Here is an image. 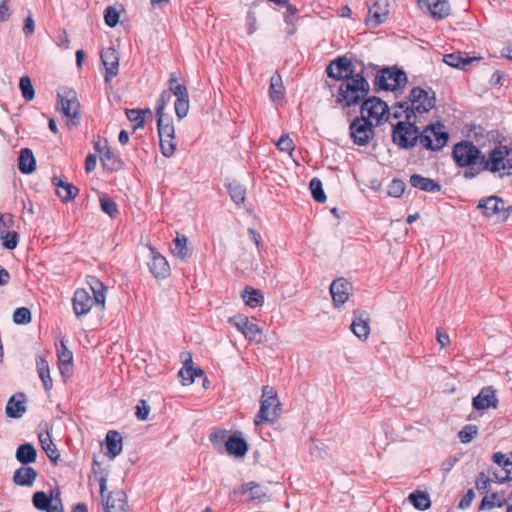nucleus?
I'll return each mask as SVG.
<instances>
[{
    "label": "nucleus",
    "instance_id": "60",
    "mask_svg": "<svg viewBox=\"0 0 512 512\" xmlns=\"http://www.w3.org/2000/svg\"><path fill=\"white\" fill-rule=\"evenodd\" d=\"M277 148L282 152L292 153L295 149V145L292 139L288 135H282L276 142Z\"/></svg>",
    "mask_w": 512,
    "mask_h": 512
},
{
    "label": "nucleus",
    "instance_id": "48",
    "mask_svg": "<svg viewBox=\"0 0 512 512\" xmlns=\"http://www.w3.org/2000/svg\"><path fill=\"white\" fill-rule=\"evenodd\" d=\"M19 88L21 90L22 97L26 101H31L34 99V97H35L34 87L32 85L31 79L28 76H23L20 78Z\"/></svg>",
    "mask_w": 512,
    "mask_h": 512
},
{
    "label": "nucleus",
    "instance_id": "59",
    "mask_svg": "<svg viewBox=\"0 0 512 512\" xmlns=\"http://www.w3.org/2000/svg\"><path fill=\"white\" fill-rule=\"evenodd\" d=\"M104 19L106 25L109 27H115L119 22V13L114 7L109 6L105 9Z\"/></svg>",
    "mask_w": 512,
    "mask_h": 512
},
{
    "label": "nucleus",
    "instance_id": "27",
    "mask_svg": "<svg viewBox=\"0 0 512 512\" xmlns=\"http://www.w3.org/2000/svg\"><path fill=\"white\" fill-rule=\"evenodd\" d=\"M226 451L235 457H243L248 451L247 442L236 435H232L225 441Z\"/></svg>",
    "mask_w": 512,
    "mask_h": 512
},
{
    "label": "nucleus",
    "instance_id": "9",
    "mask_svg": "<svg viewBox=\"0 0 512 512\" xmlns=\"http://www.w3.org/2000/svg\"><path fill=\"white\" fill-rule=\"evenodd\" d=\"M353 143L358 146H366L374 137V126L365 115L356 117L349 126Z\"/></svg>",
    "mask_w": 512,
    "mask_h": 512
},
{
    "label": "nucleus",
    "instance_id": "8",
    "mask_svg": "<svg viewBox=\"0 0 512 512\" xmlns=\"http://www.w3.org/2000/svg\"><path fill=\"white\" fill-rule=\"evenodd\" d=\"M477 208L486 217H496V221L505 222L512 213V206L498 196H489L479 200Z\"/></svg>",
    "mask_w": 512,
    "mask_h": 512
},
{
    "label": "nucleus",
    "instance_id": "15",
    "mask_svg": "<svg viewBox=\"0 0 512 512\" xmlns=\"http://www.w3.org/2000/svg\"><path fill=\"white\" fill-rule=\"evenodd\" d=\"M94 305L96 306V301L86 289H76L72 298V307L78 318L87 315Z\"/></svg>",
    "mask_w": 512,
    "mask_h": 512
},
{
    "label": "nucleus",
    "instance_id": "22",
    "mask_svg": "<svg viewBox=\"0 0 512 512\" xmlns=\"http://www.w3.org/2000/svg\"><path fill=\"white\" fill-rule=\"evenodd\" d=\"M52 183L56 187V193L64 203L72 201L79 193V189L71 183L64 182L58 177L52 178Z\"/></svg>",
    "mask_w": 512,
    "mask_h": 512
},
{
    "label": "nucleus",
    "instance_id": "51",
    "mask_svg": "<svg viewBox=\"0 0 512 512\" xmlns=\"http://www.w3.org/2000/svg\"><path fill=\"white\" fill-rule=\"evenodd\" d=\"M31 312L26 307H19L13 313V321L16 324L25 325L31 322Z\"/></svg>",
    "mask_w": 512,
    "mask_h": 512
},
{
    "label": "nucleus",
    "instance_id": "3",
    "mask_svg": "<svg viewBox=\"0 0 512 512\" xmlns=\"http://www.w3.org/2000/svg\"><path fill=\"white\" fill-rule=\"evenodd\" d=\"M435 105L436 95L431 87H427V89L414 87L409 93L408 101H399L395 104V107L402 110L406 119H415L416 113H427Z\"/></svg>",
    "mask_w": 512,
    "mask_h": 512
},
{
    "label": "nucleus",
    "instance_id": "32",
    "mask_svg": "<svg viewBox=\"0 0 512 512\" xmlns=\"http://www.w3.org/2000/svg\"><path fill=\"white\" fill-rule=\"evenodd\" d=\"M350 328L354 335L360 340H366L370 334V327L367 319H364L362 314L358 316L356 312H354V319Z\"/></svg>",
    "mask_w": 512,
    "mask_h": 512
},
{
    "label": "nucleus",
    "instance_id": "20",
    "mask_svg": "<svg viewBox=\"0 0 512 512\" xmlns=\"http://www.w3.org/2000/svg\"><path fill=\"white\" fill-rule=\"evenodd\" d=\"M105 512H129L127 497L123 490L109 493L104 504Z\"/></svg>",
    "mask_w": 512,
    "mask_h": 512
},
{
    "label": "nucleus",
    "instance_id": "64",
    "mask_svg": "<svg viewBox=\"0 0 512 512\" xmlns=\"http://www.w3.org/2000/svg\"><path fill=\"white\" fill-rule=\"evenodd\" d=\"M226 436H227L226 430H218L210 435V441L212 442V444L214 446H221L222 443H225V441L227 440Z\"/></svg>",
    "mask_w": 512,
    "mask_h": 512
},
{
    "label": "nucleus",
    "instance_id": "17",
    "mask_svg": "<svg viewBox=\"0 0 512 512\" xmlns=\"http://www.w3.org/2000/svg\"><path fill=\"white\" fill-rule=\"evenodd\" d=\"M228 322L235 326L249 341L256 340V336L262 333V329L257 324L250 322L243 315L230 317Z\"/></svg>",
    "mask_w": 512,
    "mask_h": 512
},
{
    "label": "nucleus",
    "instance_id": "31",
    "mask_svg": "<svg viewBox=\"0 0 512 512\" xmlns=\"http://www.w3.org/2000/svg\"><path fill=\"white\" fill-rule=\"evenodd\" d=\"M15 457L22 465H28L36 461L37 451L31 443H24L17 448Z\"/></svg>",
    "mask_w": 512,
    "mask_h": 512
},
{
    "label": "nucleus",
    "instance_id": "37",
    "mask_svg": "<svg viewBox=\"0 0 512 512\" xmlns=\"http://www.w3.org/2000/svg\"><path fill=\"white\" fill-rule=\"evenodd\" d=\"M188 239L184 235H177L173 240V246L171 247L172 254L180 260H186L190 255V250L187 246Z\"/></svg>",
    "mask_w": 512,
    "mask_h": 512
},
{
    "label": "nucleus",
    "instance_id": "52",
    "mask_svg": "<svg viewBox=\"0 0 512 512\" xmlns=\"http://www.w3.org/2000/svg\"><path fill=\"white\" fill-rule=\"evenodd\" d=\"M297 12H298V10L296 9L295 6L289 5V4L287 5V10L284 15V20L290 26L287 31V33L289 35L294 34V32L296 30L295 22H296Z\"/></svg>",
    "mask_w": 512,
    "mask_h": 512
},
{
    "label": "nucleus",
    "instance_id": "39",
    "mask_svg": "<svg viewBox=\"0 0 512 512\" xmlns=\"http://www.w3.org/2000/svg\"><path fill=\"white\" fill-rule=\"evenodd\" d=\"M53 496H48L44 491H37L33 494L32 503L39 511H48L54 504Z\"/></svg>",
    "mask_w": 512,
    "mask_h": 512
},
{
    "label": "nucleus",
    "instance_id": "43",
    "mask_svg": "<svg viewBox=\"0 0 512 512\" xmlns=\"http://www.w3.org/2000/svg\"><path fill=\"white\" fill-rule=\"evenodd\" d=\"M92 472H93L96 480L99 482L101 496L104 497V492L106 490V484H107V478H108V472L102 467L101 463L99 461H97L96 458H94L93 462H92Z\"/></svg>",
    "mask_w": 512,
    "mask_h": 512
},
{
    "label": "nucleus",
    "instance_id": "5",
    "mask_svg": "<svg viewBox=\"0 0 512 512\" xmlns=\"http://www.w3.org/2000/svg\"><path fill=\"white\" fill-rule=\"evenodd\" d=\"M482 171L486 170L499 178L512 174V148L507 145H496L480 162Z\"/></svg>",
    "mask_w": 512,
    "mask_h": 512
},
{
    "label": "nucleus",
    "instance_id": "38",
    "mask_svg": "<svg viewBox=\"0 0 512 512\" xmlns=\"http://www.w3.org/2000/svg\"><path fill=\"white\" fill-rule=\"evenodd\" d=\"M269 97L273 102L279 101L284 97V87L281 76L275 73L270 78Z\"/></svg>",
    "mask_w": 512,
    "mask_h": 512
},
{
    "label": "nucleus",
    "instance_id": "57",
    "mask_svg": "<svg viewBox=\"0 0 512 512\" xmlns=\"http://www.w3.org/2000/svg\"><path fill=\"white\" fill-rule=\"evenodd\" d=\"M405 183L403 180L395 178L388 186V195L392 197H400L405 191Z\"/></svg>",
    "mask_w": 512,
    "mask_h": 512
},
{
    "label": "nucleus",
    "instance_id": "47",
    "mask_svg": "<svg viewBox=\"0 0 512 512\" xmlns=\"http://www.w3.org/2000/svg\"><path fill=\"white\" fill-rule=\"evenodd\" d=\"M311 194L316 202L323 203L326 201V195L322 187V182L318 178H312L309 184Z\"/></svg>",
    "mask_w": 512,
    "mask_h": 512
},
{
    "label": "nucleus",
    "instance_id": "16",
    "mask_svg": "<svg viewBox=\"0 0 512 512\" xmlns=\"http://www.w3.org/2000/svg\"><path fill=\"white\" fill-rule=\"evenodd\" d=\"M150 261L148 268L156 279H166L170 275V266L166 258L154 247L150 246Z\"/></svg>",
    "mask_w": 512,
    "mask_h": 512
},
{
    "label": "nucleus",
    "instance_id": "13",
    "mask_svg": "<svg viewBox=\"0 0 512 512\" xmlns=\"http://www.w3.org/2000/svg\"><path fill=\"white\" fill-rule=\"evenodd\" d=\"M368 15L366 18V25L371 28H376L382 24L388 16V4L378 0H368Z\"/></svg>",
    "mask_w": 512,
    "mask_h": 512
},
{
    "label": "nucleus",
    "instance_id": "56",
    "mask_svg": "<svg viewBox=\"0 0 512 512\" xmlns=\"http://www.w3.org/2000/svg\"><path fill=\"white\" fill-rule=\"evenodd\" d=\"M478 429L475 425H466L459 431L458 437L462 443H469L477 435Z\"/></svg>",
    "mask_w": 512,
    "mask_h": 512
},
{
    "label": "nucleus",
    "instance_id": "35",
    "mask_svg": "<svg viewBox=\"0 0 512 512\" xmlns=\"http://www.w3.org/2000/svg\"><path fill=\"white\" fill-rule=\"evenodd\" d=\"M36 367L39 374V377L43 383L44 389L46 391H50L53 386V381L50 376V369L48 362L44 357L38 356L36 358Z\"/></svg>",
    "mask_w": 512,
    "mask_h": 512
},
{
    "label": "nucleus",
    "instance_id": "45",
    "mask_svg": "<svg viewBox=\"0 0 512 512\" xmlns=\"http://www.w3.org/2000/svg\"><path fill=\"white\" fill-rule=\"evenodd\" d=\"M192 357L188 353L185 358H183V368L179 371V376L182 379L183 385H190L194 382L195 378L193 376V366H192Z\"/></svg>",
    "mask_w": 512,
    "mask_h": 512
},
{
    "label": "nucleus",
    "instance_id": "1",
    "mask_svg": "<svg viewBox=\"0 0 512 512\" xmlns=\"http://www.w3.org/2000/svg\"><path fill=\"white\" fill-rule=\"evenodd\" d=\"M448 140L449 133L441 122L429 124L420 130L415 119H406L396 123L392 130L393 143L404 150L411 149L419 143L427 150L440 151Z\"/></svg>",
    "mask_w": 512,
    "mask_h": 512
},
{
    "label": "nucleus",
    "instance_id": "24",
    "mask_svg": "<svg viewBox=\"0 0 512 512\" xmlns=\"http://www.w3.org/2000/svg\"><path fill=\"white\" fill-rule=\"evenodd\" d=\"M122 436L116 430H109L105 437V444L107 447V456L113 460L122 452Z\"/></svg>",
    "mask_w": 512,
    "mask_h": 512
},
{
    "label": "nucleus",
    "instance_id": "4",
    "mask_svg": "<svg viewBox=\"0 0 512 512\" xmlns=\"http://www.w3.org/2000/svg\"><path fill=\"white\" fill-rule=\"evenodd\" d=\"M369 91L370 86L364 76L361 73H355L341 82L336 103L343 107H351L365 100Z\"/></svg>",
    "mask_w": 512,
    "mask_h": 512
},
{
    "label": "nucleus",
    "instance_id": "53",
    "mask_svg": "<svg viewBox=\"0 0 512 512\" xmlns=\"http://www.w3.org/2000/svg\"><path fill=\"white\" fill-rule=\"evenodd\" d=\"M505 499L500 500L497 493H493L490 497L485 496L479 506L480 510L483 509H492L495 506L502 507L504 505Z\"/></svg>",
    "mask_w": 512,
    "mask_h": 512
},
{
    "label": "nucleus",
    "instance_id": "54",
    "mask_svg": "<svg viewBox=\"0 0 512 512\" xmlns=\"http://www.w3.org/2000/svg\"><path fill=\"white\" fill-rule=\"evenodd\" d=\"M159 141H160L161 153L165 157H171L174 154L175 149H176V142H175L174 138L162 137V138H159Z\"/></svg>",
    "mask_w": 512,
    "mask_h": 512
},
{
    "label": "nucleus",
    "instance_id": "6",
    "mask_svg": "<svg viewBox=\"0 0 512 512\" xmlns=\"http://www.w3.org/2000/svg\"><path fill=\"white\" fill-rule=\"evenodd\" d=\"M281 412V403L273 387L264 386L260 400V409L254 418V424L259 426L263 422L275 423Z\"/></svg>",
    "mask_w": 512,
    "mask_h": 512
},
{
    "label": "nucleus",
    "instance_id": "41",
    "mask_svg": "<svg viewBox=\"0 0 512 512\" xmlns=\"http://www.w3.org/2000/svg\"><path fill=\"white\" fill-rule=\"evenodd\" d=\"M228 193L232 199V201L236 205L242 204L246 199V189L243 185L238 183L237 181L230 182L226 185Z\"/></svg>",
    "mask_w": 512,
    "mask_h": 512
},
{
    "label": "nucleus",
    "instance_id": "18",
    "mask_svg": "<svg viewBox=\"0 0 512 512\" xmlns=\"http://www.w3.org/2000/svg\"><path fill=\"white\" fill-rule=\"evenodd\" d=\"M351 289V283L344 278H338L331 283L330 294L335 307H340L349 299Z\"/></svg>",
    "mask_w": 512,
    "mask_h": 512
},
{
    "label": "nucleus",
    "instance_id": "28",
    "mask_svg": "<svg viewBox=\"0 0 512 512\" xmlns=\"http://www.w3.org/2000/svg\"><path fill=\"white\" fill-rule=\"evenodd\" d=\"M100 160L104 169L110 172L119 171L124 167V163L119 155L114 153L110 147L100 156Z\"/></svg>",
    "mask_w": 512,
    "mask_h": 512
},
{
    "label": "nucleus",
    "instance_id": "29",
    "mask_svg": "<svg viewBox=\"0 0 512 512\" xmlns=\"http://www.w3.org/2000/svg\"><path fill=\"white\" fill-rule=\"evenodd\" d=\"M18 169L23 174H30L36 169V160L29 148H23L18 158Z\"/></svg>",
    "mask_w": 512,
    "mask_h": 512
},
{
    "label": "nucleus",
    "instance_id": "21",
    "mask_svg": "<svg viewBox=\"0 0 512 512\" xmlns=\"http://www.w3.org/2000/svg\"><path fill=\"white\" fill-rule=\"evenodd\" d=\"M26 396L24 393H17L10 397L6 404L5 412L10 418H20L26 411Z\"/></svg>",
    "mask_w": 512,
    "mask_h": 512
},
{
    "label": "nucleus",
    "instance_id": "42",
    "mask_svg": "<svg viewBox=\"0 0 512 512\" xmlns=\"http://www.w3.org/2000/svg\"><path fill=\"white\" fill-rule=\"evenodd\" d=\"M408 499L416 509L421 510V511H425V510L429 509L431 506V501H430L429 495L426 492H421V491L412 492L409 495Z\"/></svg>",
    "mask_w": 512,
    "mask_h": 512
},
{
    "label": "nucleus",
    "instance_id": "55",
    "mask_svg": "<svg viewBox=\"0 0 512 512\" xmlns=\"http://www.w3.org/2000/svg\"><path fill=\"white\" fill-rule=\"evenodd\" d=\"M189 107H190L189 97L176 99L175 104H174V109H175L176 116L178 117L179 120H181L187 116Z\"/></svg>",
    "mask_w": 512,
    "mask_h": 512
},
{
    "label": "nucleus",
    "instance_id": "19",
    "mask_svg": "<svg viewBox=\"0 0 512 512\" xmlns=\"http://www.w3.org/2000/svg\"><path fill=\"white\" fill-rule=\"evenodd\" d=\"M497 405L496 391L492 386L482 388L480 393L473 399V407L476 410L496 408Z\"/></svg>",
    "mask_w": 512,
    "mask_h": 512
},
{
    "label": "nucleus",
    "instance_id": "58",
    "mask_svg": "<svg viewBox=\"0 0 512 512\" xmlns=\"http://www.w3.org/2000/svg\"><path fill=\"white\" fill-rule=\"evenodd\" d=\"M171 98H172V93L168 89L163 90L161 92L160 97L157 100V104H156V108H155L156 116L164 115L163 114L164 108L167 105V103L171 100Z\"/></svg>",
    "mask_w": 512,
    "mask_h": 512
},
{
    "label": "nucleus",
    "instance_id": "61",
    "mask_svg": "<svg viewBox=\"0 0 512 512\" xmlns=\"http://www.w3.org/2000/svg\"><path fill=\"white\" fill-rule=\"evenodd\" d=\"M18 239H19V236L16 232H8L3 237V246L6 249L12 250V249L16 248V246L18 244Z\"/></svg>",
    "mask_w": 512,
    "mask_h": 512
},
{
    "label": "nucleus",
    "instance_id": "34",
    "mask_svg": "<svg viewBox=\"0 0 512 512\" xmlns=\"http://www.w3.org/2000/svg\"><path fill=\"white\" fill-rule=\"evenodd\" d=\"M444 62L454 68L464 69L468 64L477 60L475 57H468L465 53L456 52L446 54L444 56Z\"/></svg>",
    "mask_w": 512,
    "mask_h": 512
},
{
    "label": "nucleus",
    "instance_id": "33",
    "mask_svg": "<svg viewBox=\"0 0 512 512\" xmlns=\"http://www.w3.org/2000/svg\"><path fill=\"white\" fill-rule=\"evenodd\" d=\"M433 18L443 19L449 15L450 7L446 0H425Z\"/></svg>",
    "mask_w": 512,
    "mask_h": 512
},
{
    "label": "nucleus",
    "instance_id": "44",
    "mask_svg": "<svg viewBox=\"0 0 512 512\" xmlns=\"http://www.w3.org/2000/svg\"><path fill=\"white\" fill-rule=\"evenodd\" d=\"M156 118L159 138H175V130L172 121L170 119H165L164 115H157Z\"/></svg>",
    "mask_w": 512,
    "mask_h": 512
},
{
    "label": "nucleus",
    "instance_id": "26",
    "mask_svg": "<svg viewBox=\"0 0 512 512\" xmlns=\"http://www.w3.org/2000/svg\"><path fill=\"white\" fill-rule=\"evenodd\" d=\"M492 459L504 471V475L495 474L497 481L503 483L510 480L512 478V460L502 452L494 453Z\"/></svg>",
    "mask_w": 512,
    "mask_h": 512
},
{
    "label": "nucleus",
    "instance_id": "46",
    "mask_svg": "<svg viewBox=\"0 0 512 512\" xmlns=\"http://www.w3.org/2000/svg\"><path fill=\"white\" fill-rule=\"evenodd\" d=\"M126 116L129 121L133 122L134 129L143 128L145 125L144 115L145 113H150L149 109L141 110V109H126Z\"/></svg>",
    "mask_w": 512,
    "mask_h": 512
},
{
    "label": "nucleus",
    "instance_id": "50",
    "mask_svg": "<svg viewBox=\"0 0 512 512\" xmlns=\"http://www.w3.org/2000/svg\"><path fill=\"white\" fill-rule=\"evenodd\" d=\"M100 206L104 213L114 218L118 214L117 204L107 195L100 197Z\"/></svg>",
    "mask_w": 512,
    "mask_h": 512
},
{
    "label": "nucleus",
    "instance_id": "63",
    "mask_svg": "<svg viewBox=\"0 0 512 512\" xmlns=\"http://www.w3.org/2000/svg\"><path fill=\"white\" fill-rule=\"evenodd\" d=\"M69 36L65 29H59L56 36V44L60 48L67 49L69 47Z\"/></svg>",
    "mask_w": 512,
    "mask_h": 512
},
{
    "label": "nucleus",
    "instance_id": "30",
    "mask_svg": "<svg viewBox=\"0 0 512 512\" xmlns=\"http://www.w3.org/2000/svg\"><path fill=\"white\" fill-rule=\"evenodd\" d=\"M87 282L93 292L92 297L94 298V301H96V306H100V308L103 309L106 300V286L99 279L93 276H90Z\"/></svg>",
    "mask_w": 512,
    "mask_h": 512
},
{
    "label": "nucleus",
    "instance_id": "2",
    "mask_svg": "<svg viewBox=\"0 0 512 512\" xmlns=\"http://www.w3.org/2000/svg\"><path fill=\"white\" fill-rule=\"evenodd\" d=\"M483 153L471 141L462 140L456 143L452 149V158L457 166L466 168L462 172L465 179H473L481 172V164Z\"/></svg>",
    "mask_w": 512,
    "mask_h": 512
},
{
    "label": "nucleus",
    "instance_id": "12",
    "mask_svg": "<svg viewBox=\"0 0 512 512\" xmlns=\"http://www.w3.org/2000/svg\"><path fill=\"white\" fill-rule=\"evenodd\" d=\"M326 73L330 78L338 81H345L355 74L352 62L347 57H339L331 61L326 68Z\"/></svg>",
    "mask_w": 512,
    "mask_h": 512
},
{
    "label": "nucleus",
    "instance_id": "62",
    "mask_svg": "<svg viewBox=\"0 0 512 512\" xmlns=\"http://www.w3.org/2000/svg\"><path fill=\"white\" fill-rule=\"evenodd\" d=\"M150 412V407L145 400H140L136 406V416L139 420H146Z\"/></svg>",
    "mask_w": 512,
    "mask_h": 512
},
{
    "label": "nucleus",
    "instance_id": "25",
    "mask_svg": "<svg viewBox=\"0 0 512 512\" xmlns=\"http://www.w3.org/2000/svg\"><path fill=\"white\" fill-rule=\"evenodd\" d=\"M410 184L412 187L420 189L425 192H439L441 185L431 178L424 177L420 174H412L410 176Z\"/></svg>",
    "mask_w": 512,
    "mask_h": 512
},
{
    "label": "nucleus",
    "instance_id": "10",
    "mask_svg": "<svg viewBox=\"0 0 512 512\" xmlns=\"http://www.w3.org/2000/svg\"><path fill=\"white\" fill-rule=\"evenodd\" d=\"M80 104L73 91L58 94V110L67 118L71 119L72 125L79 124Z\"/></svg>",
    "mask_w": 512,
    "mask_h": 512
},
{
    "label": "nucleus",
    "instance_id": "14",
    "mask_svg": "<svg viewBox=\"0 0 512 512\" xmlns=\"http://www.w3.org/2000/svg\"><path fill=\"white\" fill-rule=\"evenodd\" d=\"M101 62L105 68L104 79L110 83L119 72V55L115 48L108 47L100 53Z\"/></svg>",
    "mask_w": 512,
    "mask_h": 512
},
{
    "label": "nucleus",
    "instance_id": "7",
    "mask_svg": "<svg viewBox=\"0 0 512 512\" xmlns=\"http://www.w3.org/2000/svg\"><path fill=\"white\" fill-rule=\"evenodd\" d=\"M406 73L398 67H386L375 76V90L395 91L407 83Z\"/></svg>",
    "mask_w": 512,
    "mask_h": 512
},
{
    "label": "nucleus",
    "instance_id": "23",
    "mask_svg": "<svg viewBox=\"0 0 512 512\" xmlns=\"http://www.w3.org/2000/svg\"><path fill=\"white\" fill-rule=\"evenodd\" d=\"M37 471L28 465H22L15 470L13 474V482L19 486H32L37 477Z\"/></svg>",
    "mask_w": 512,
    "mask_h": 512
},
{
    "label": "nucleus",
    "instance_id": "40",
    "mask_svg": "<svg viewBox=\"0 0 512 512\" xmlns=\"http://www.w3.org/2000/svg\"><path fill=\"white\" fill-rule=\"evenodd\" d=\"M39 441L41 443L42 449L47 454L48 458L56 464L58 459L60 458V453L56 447V445L52 442L50 435L46 434V436L39 435Z\"/></svg>",
    "mask_w": 512,
    "mask_h": 512
},
{
    "label": "nucleus",
    "instance_id": "11",
    "mask_svg": "<svg viewBox=\"0 0 512 512\" xmlns=\"http://www.w3.org/2000/svg\"><path fill=\"white\" fill-rule=\"evenodd\" d=\"M388 112L387 103L376 96L365 99L361 105V115H365L368 120L375 119L377 123H380Z\"/></svg>",
    "mask_w": 512,
    "mask_h": 512
},
{
    "label": "nucleus",
    "instance_id": "49",
    "mask_svg": "<svg viewBox=\"0 0 512 512\" xmlns=\"http://www.w3.org/2000/svg\"><path fill=\"white\" fill-rule=\"evenodd\" d=\"M57 355L60 367L72 364L73 354L66 346L64 340H61L60 345L57 346Z\"/></svg>",
    "mask_w": 512,
    "mask_h": 512
},
{
    "label": "nucleus",
    "instance_id": "36",
    "mask_svg": "<svg viewBox=\"0 0 512 512\" xmlns=\"http://www.w3.org/2000/svg\"><path fill=\"white\" fill-rule=\"evenodd\" d=\"M241 296L244 303L251 308L260 307L264 302V296L260 290L251 287H246Z\"/></svg>",
    "mask_w": 512,
    "mask_h": 512
}]
</instances>
